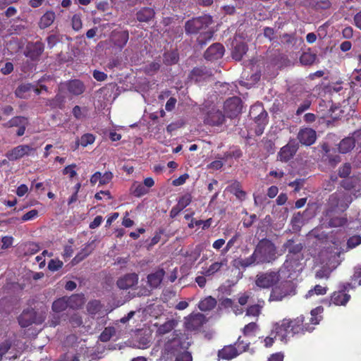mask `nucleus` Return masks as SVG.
<instances>
[{
    "instance_id": "obj_1",
    "label": "nucleus",
    "mask_w": 361,
    "mask_h": 361,
    "mask_svg": "<svg viewBox=\"0 0 361 361\" xmlns=\"http://www.w3.org/2000/svg\"><path fill=\"white\" fill-rule=\"evenodd\" d=\"M303 322L304 317L302 316L294 320L283 319L281 324L276 323L274 325L271 335L274 334V338L279 336L281 341L286 342L290 336L305 331V326L302 325Z\"/></svg>"
},
{
    "instance_id": "obj_2",
    "label": "nucleus",
    "mask_w": 361,
    "mask_h": 361,
    "mask_svg": "<svg viewBox=\"0 0 361 361\" xmlns=\"http://www.w3.org/2000/svg\"><path fill=\"white\" fill-rule=\"evenodd\" d=\"M255 256L258 263H269L276 259V248L274 244L269 240H261L255 250Z\"/></svg>"
},
{
    "instance_id": "obj_3",
    "label": "nucleus",
    "mask_w": 361,
    "mask_h": 361,
    "mask_svg": "<svg viewBox=\"0 0 361 361\" xmlns=\"http://www.w3.org/2000/svg\"><path fill=\"white\" fill-rule=\"evenodd\" d=\"M204 114V123L211 126H219L225 121L224 115L215 105L204 104L202 108Z\"/></svg>"
},
{
    "instance_id": "obj_4",
    "label": "nucleus",
    "mask_w": 361,
    "mask_h": 361,
    "mask_svg": "<svg viewBox=\"0 0 361 361\" xmlns=\"http://www.w3.org/2000/svg\"><path fill=\"white\" fill-rule=\"evenodd\" d=\"M250 343L247 341L241 340L239 337L234 345L225 346L219 351L218 356L221 359L231 360L239 354L247 350Z\"/></svg>"
},
{
    "instance_id": "obj_5",
    "label": "nucleus",
    "mask_w": 361,
    "mask_h": 361,
    "mask_svg": "<svg viewBox=\"0 0 361 361\" xmlns=\"http://www.w3.org/2000/svg\"><path fill=\"white\" fill-rule=\"evenodd\" d=\"M249 116L257 123L256 134L260 135L263 133L265 126L267 123V113L261 103H257L252 106Z\"/></svg>"
},
{
    "instance_id": "obj_6",
    "label": "nucleus",
    "mask_w": 361,
    "mask_h": 361,
    "mask_svg": "<svg viewBox=\"0 0 361 361\" xmlns=\"http://www.w3.org/2000/svg\"><path fill=\"white\" fill-rule=\"evenodd\" d=\"M295 294V288L291 281H286L274 287L271 291L269 301H281Z\"/></svg>"
},
{
    "instance_id": "obj_7",
    "label": "nucleus",
    "mask_w": 361,
    "mask_h": 361,
    "mask_svg": "<svg viewBox=\"0 0 361 361\" xmlns=\"http://www.w3.org/2000/svg\"><path fill=\"white\" fill-rule=\"evenodd\" d=\"M280 278V274L277 271L260 272L255 277V284L260 288H269L276 284Z\"/></svg>"
},
{
    "instance_id": "obj_8",
    "label": "nucleus",
    "mask_w": 361,
    "mask_h": 361,
    "mask_svg": "<svg viewBox=\"0 0 361 361\" xmlns=\"http://www.w3.org/2000/svg\"><path fill=\"white\" fill-rule=\"evenodd\" d=\"M212 23L210 16L204 15L188 20L185 25V32L188 34L197 33L199 30L206 28Z\"/></svg>"
},
{
    "instance_id": "obj_9",
    "label": "nucleus",
    "mask_w": 361,
    "mask_h": 361,
    "mask_svg": "<svg viewBox=\"0 0 361 361\" xmlns=\"http://www.w3.org/2000/svg\"><path fill=\"white\" fill-rule=\"evenodd\" d=\"M329 202L331 206L340 211H344L352 202V197L348 192H338L331 195Z\"/></svg>"
},
{
    "instance_id": "obj_10",
    "label": "nucleus",
    "mask_w": 361,
    "mask_h": 361,
    "mask_svg": "<svg viewBox=\"0 0 361 361\" xmlns=\"http://www.w3.org/2000/svg\"><path fill=\"white\" fill-rule=\"evenodd\" d=\"M361 131H356L352 137L343 139L338 145V150L341 153L345 154L350 152L355 146V142L361 145Z\"/></svg>"
},
{
    "instance_id": "obj_11",
    "label": "nucleus",
    "mask_w": 361,
    "mask_h": 361,
    "mask_svg": "<svg viewBox=\"0 0 361 361\" xmlns=\"http://www.w3.org/2000/svg\"><path fill=\"white\" fill-rule=\"evenodd\" d=\"M241 100L238 97H231L224 102V111L230 118L237 116L241 111Z\"/></svg>"
},
{
    "instance_id": "obj_12",
    "label": "nucleus",
    "mask_w": 361,
    "mask_h": 361,
    "mask_svg": "<svg viewBox=\"0 0 361 361\" xmlns=\"http://www.w3.org/2000/svg\"><path fill=\"white\" fill-rule=\"evenodd\" d=\"M331 257H333L334 260H331V258L329 259V261L327 263V264L329 265L328 267H324L322 269L317 271L315 274V276L317 279H329L332 270L340 264V262L338 259V258L339 257V253L338 252L331 254Z\"/></svg>"
},
{
    "instance_id": "obj_13",
    "label": "nucleus",
    "mask_w": 361,
    "mask_h": 361,
    "mask_svg": "<svg viewBox=\"0 0 361 361\" xmlns=\"http://www.w3.org/2000/svg\"><path fill=\"white\" fill-rule=\"evenodd\" d=\"M34 150L32 147L27 145H18L9 151L6 154V157L10 161H15L25 155H29Z\"/></svg>"
},
{
    "instance_id": "obj_14",
    "label": "nucleus",
    "mask_w": 361,
    "mask_h": 361,
    "mask_svg": "<svg viewBox=\"0 0 361 361\" xmlns=\"http://www.w3.org/2000/svg\"><path fill=\"white\" fill-rule=\"evenodd\" d=\"M129 39L128 31H113L111 33L109 40L113 45L122 49L127 44Z\"/></svg>"
},
{
    "instance_id": "obj_15",
    "label": "nucleus",
    "mask_w": 361,
    "mask_h": 361,
    "mask_svg": "<svg viewBox=\"0 0 361 361\" xmlns=\"http://www.w3.org/2000/svg\"><path fill=\"white\" fill-rule=\"evenodd\" d=\"M76 300H79L78 306L83 303L82 299L79 296H73L69 299L65 298H59L53 302L52 310L56 312H62L65 310L68 305L73 307L72 302Z\"/></svg>"
},
{
    "instance_id": "obj_16",
    "label": "nucleus",
    "mask_w": 361,
    "mask_h": 361,
    "mask_svg": "<svg viewBox=\"0 0 361 361\" xmlns=\"http://www.w3.org/2000/svg\"><path fill=\"white\" fill-rule=\"evenodd\" d=\"M135 344L138 348L145 349L149 346L152 341V334L149 330H140L135 336Z\"/></svg>"
},
{
    "instance_id": "obj_17",
    "label": "nucleus",
    "mask_w": 361,
    "mask_h": 361,
    "mask_svg": "<svg viewBox=\"0 0 361 361\" xmlns=\"http://www.w3.org/2000/svg\"><path fill=\"white\" fill-rule=\"evenodd\" d=\"M317 138L315 130L312 128L301 129L298 135L299 141L305 145H311L314 143Z\"/></svg>"
},
{
    "instance_id": "obj_18",
    "label": "nucleus",
    "mask_w": 361,
    "mask_h": 361,
    "mask_svg": "<svg viewBox=\"0 0 361 361\" xmlns=\"http://www.w3.org/2000/svg\"><path fill=\"white\" fill-rule=\"evenodd\" d=\"M138 276L136 274H128L117 281V286L120 289L127 290L137 284Z\"/></svg>"
},
{
    "instance_id": "obj_19",
    "label": "nucleus",
    "mask_w": 361,
    "mask_h": 361,
    "mask_svg": "<svg viewBox=\"0 0 361 361\" xmlns=\"http://www.w3.org/2000/svg\"><path fill=\"white\" fill-rule=\"evenodd\" d=\"M224 54V48L219 43H216L210 46L204 53V57L207 60L213 61L221 59Z\"/></svg>"
},
{
    "instance_id": "obj_20",
    "label": "nucleus",
    "mask_w": 361,
    "mask_h": 361,
    "mask_svg": "<svg viewBox=\"0 0 361 361\" xmlns=\"http://www.w3.org/2000/svg\"><path fill=\"white\" fill-rule=\"evenodd\" d=\"M205 322V317L201 313L190 314L187 319L185 325L190 330H195L200 328Z\"/></svg>"
},
{
    "instance_id": "obj_21",
    "label": "nucleus",
    "mask_w": 361,
    "mask_h": 361,
    "mask_svg": "<svg viewBox=\"0 0 361 361\" xmlns=\"http://www.w3.org/2000/svg\"><path fill=\"white\" fill-rule=\"evenodd\" d=\"M37 322L36 312L32 309L24 310L18 317V323L22 327H27Z\"/></svg>"
},
{
    "instance_id": "obj_22",
    "label": "nucleus",
    "mask_w": 361,
    "mask_h": 361,
    "mask_svg": "<svg viewBox=\"0 0 361 361\" xmlns=\"http://www.w3.org/2000/svg\"><path fill=\"white\" fill-rule=\"evenodd\" d=\"M44 51V45L41 42H35L27 47L25 55L32 60H37Z\"/></svg>"
},
{
    "instance_id": "obj_23",
    "label": "nucleus",
    "mask_w": 361,
    "mask_h": 361,
    "mask_svg": "<svg viewBox=\"0 0 361 361\" xmlns=\"http://www.w3.org/2000/svg\"><path fill=\"white\" fill-rule=\"evenodd\" d=\"M65 86L70 94L75 96L82 94L85 90L84 84L79 80L68 81Z\"/></svg>"
},
{
    "instance_id": "obj_24",
    "label": "nucleus",
    "mask_w": 361,
    "mask_h": 361,
    "mask_svg": "<svg viewBox=\"0 0 361 361\" xmlns=\"http://www.w3.org/2000/svg\"><path fill=\"white\" fill-rule=\"evenodd\" d=\"M350 295L345 293L344 291H336L334 292L330 298V305L334 304L335 305H345L349 301Z\"/></svg>"
},
{
    "instance_id": "obj_25",
    "label": "nucleus",
    "mask_w": 361,
    "mask_h": 361,
    "mask_svg": "<svg viewBox=\"0 0 361 361\" xmlns=\"http://www.w3.org/2000/svg\"><path fill=\"white\" fill-rule=\"evenodd\" d=\"M165 271L163 269H159L155 272L147 276V283L152 288H157L162 281Z\"/></svg>"
},
{
    "instance_id": "obj_26",
    "label": "nucleus",
    "mask_w": 361,
    "mask_h": 361,
    "mask_svg": "<svg viewBox=\"0 0 361 361\" xmlns=\"http://www.w3.org/2000/svg\"><path fill=\"white\" fill-rule=\"evenodd\" d=\"M93 250V243L87 244L85 246V247L80 252H79L76 255V256L72 259L71 264L73 266L76 265L77 264L82 261L85 257L89 256Z\"/></svg>"
},
{
    "instance_id": "obj_27",
    "label": "nucleus",
    "mask_w": 361,
    "mask_h": 361,
    "mask_svg": "<svg viewBox=\"0 0 361 361\" xmlns=\"http://www.w3.org/2000/svg\"><path fill=\"white\" fill-rule=\"evenodd\" d=\"M296 152V148L294 145L290 144L283 147L279 154V157L281 161H288L290 159Z\"/></svg>"
},
{
    "instance_id": "obj_28",
    "label": "nucleus",
    "mask_w": 361,
    "mask_h": 361,
    "mask_svg": "<svg viewBox=\"0 0 361 361\" xmlns=\"http://www.w3.org/2000/svg\"><path fill=\"white\" fill-rule=\"evenodd\" d=\"M228 190L240 201L244 200L246 197V192L242 189L241 185L238 181L232 183L228 187Z\"/></svg>"
},
{
    "instance_id": "obj_29",
    "label": "nucleus",
    "mask_w": 361,
    "mask_h": 361,
    "mask_svg": "<svg viewBox=\"0 0 361 361\" xmlns=\"http://www.w3.org/2000/svg\"><path fill=\"white\" fill-rule=\"evenodd\" d=\"M216 300L212 296H208L202 300L199 304L198 307L201 311H209L215 307Z\"/></svg>"
},
{
    "instance_id": "obj_30",
    "label": "nucleus",
    "mask_w": 361,
    "mask_h": 361,
    "mask_svg": "<svg viewBox=\"0 0 361 361\" xmlns=\"http://www.w3.org/2000/svg\"><path fill=\"white\" fill-rule=\"evenodd\" d=\"M55 20V13L52 11L46 12L40 18L39 25L42 29L50 26Z\"/></svg>"
},
{
    "instance_id": "obj_31",
    "label": "nucleus",
    "mask_w": 361,
    "mask_h": 361,
    "mask_svg": "<svg viewBox=\"0 0 361 361\" xmlns=\"http://www.w3.org/2000/svg\"><path fill=\"white\" fill-rule=\"evenodd\" d=\"M137 19L140 22H147L154 16V11L150 8H144L137 13Z\"/></svg>"
},
{
    "instance_id": "obj_32",
    "label": "nucleus",
    "mask_w": 361,
    "mask_h": 361,
    "mask_svg": "<svg viewBox=\"0 0 361 361\" xmlns=\"http://www.w3.org/2000/svg\"><path fill=\"white\" fill-rule=\"evenodd\" d=\"M176 325V322L173 319L166 321L165 323L158 326L157 333L159 335H164L172 331Z\"/></svg>"
},
{
    "instance_id": "obj_33",
    "label": "nucleus",
    "mask_w": 361,
    "mask_h": 361,
    "mask_svg": "<svg viewBox=\"0 0 361 361\" xmlns=\"http://www.w3.org/2000/svg\"><path fill=\"white\" fill-rule=\"evenodd\" d=\"M247 47L245 43L236 44L232 51V56L236 61L242 59L243 55L247 52Z\"/></svg>"
},
{
    "instance_id": "obj_34",
    "label": "nucleus",
    "mask_w": 361,
    "mask_h": 361,
    "mask_svg": "<svg viewBox=\"0 0 361 361\" xmlns=\"http://www.w3.org/2000/svg\"><path fill=\"white\" fill-rule=\"evenodd\" d=\"M227 265V259H224L221 262H214L212 264H211L209 266V268H207L204 271V276H212L214 275L215 273H216L217 271H219L220 270V269L223 267V266H226Z\"/></svg>"
},
{
    "instance_id": "obj_35",
    "label": "nucleus",
    "mask_w": 361,
    "mask_h": 361,
    "mask_svg": "<svg viewBox=\"0 0 361 361\" xmlns=\"http://www.w3.org/2000/svg\"><path fill=\"white\" fill-rule=\"evenodd\" d=\"M285 249L288 250L289 253L298 254L301 252L303 248L302 243H295L293 240H288L283 245Z\"/></svg>"
},
{
    "instance_id": "obj_36",
    "label": "nucleus",
    "mask_w": 361,
    "mask_h": 361,
    "mask_svg": "<svg viewBox=\"0 0 361 361\" xmlns=\"http://www.w3.org/2000/svg\"><path fill=\"white\" fill-rule=\"evenodd\" d=\"M32 85L30 84H23L18 87L15 94L16 97L22 99H27L28 97V92L32 90Z\"/></svg>"
},
{
    "instance_id": "obj_37",
    "label": "nucleus",
    "mask_w": 361,
    "mask_h": 361,
    "mask_svg": "<svg viewBox=\"0 0 361 361\" xmlns=\"http://www.w3.org/2000/svg\"><path fill=\"white\" fill-rule=\"evenodd\" d=\"M239 264L241 267L245 268V267L259 264L260 263H258V259L257 257H255V252H254L251 256H250L247 258L240 259L239 262Z\"/></svg>"
},
{
    "instance_id": "obj_38",
    "label": "nucleus",
    "mask_w": 361,
    "mask_h": 361,
    "mask_svg": "<svg viewBox=\"0 0 361 361\" xmlns=\"http://www.w3.org/2000/svg\"><path fill=\"white\" fill-rule=\"evenodd\" d=\"M27 120L25 118L22 116H16L8 121L7 123H4V126L6 128H11L13 126H20L23 123H26Z\"/></svg>"
},
{
    "instance_id": "obj_39",
    "label": "nucleus",
    "mask_w": 361,
    "mask_h": 361,
    "mask_svg": "<svg viewBox=\"0 0 361 361\" xmlns=\"http://www.w3.org/2000/svg\"><path fill=\"white\" fill-rule=\"evenodd\" d=\"M95 137L92 134L87 133L83 135L80 141H76V146L78 147L81 145L82 147H86L91 145L94 142Z\"/></svg>"
},
{
    "instance_id": "obj_40",
    "label": "nucleus",
    "mask_w": 361,
    "mask_h": 361,
    "mask_svg": "<svg viewBox=\"0 0 361 361\" xmlns=\"http://www.w3.org/2000/svg\"><path fill=\"white\" fill-rule=\"evenodd\" d=\"M116 330L114 327L109 326L104 329L99 336V338L103 342L109 341L115 334Z\"/></svg>"
},
{
    "instance_id": "obj_41",
    "label": "nucleus",
    "mask_w": 361,
    "mask_h": 361,
    "mask_svg": "<svg viewBox=\"0 0 361 361\" xmlns=\"http://www.w3.org/2000/svg\"><path fill=\"white\" fill-rule=\"evenodd\" d=\"M326 291H327V288L326 287H323L320 285H316L314 288L310 290L306 294L305 297L307 298H310L311 296H312L314 294H316L317 295H324L326 293Z\"/></svg>"
},
{
    "instance_id": "obj_42",
    "label": "nucleus",
    "mask_w": 361,
    "mask_h": 361,
    "mask_svg": "<svg viewBox=\"0 0 361 361\" xmlns=\"http://www.w3.org/2000/svg\"><path fill=\"white\" fill-rule=\"evenodd\" d=\"M178 59V54L174 51L166 52L164 55V62L166 65L174 64L177 63Z\"/></svg>"
},
{
    "instance_id": "obj_43",
    "label": "nucleus",
    "mask_w": 361,
    "mask_h": 361,
    "mask_svg": "<svg viewBox=\"0 0 361 361\" xmlns=\"http://www.w3.org/2000/svg\"><path fill=\"white\" fill-rule=\"evenodd\" d=\"M71 26L75 31H79L82 27L81 16L79 14H75L71 18Z\"/></svg>"
},
{
    "instance_id": "obj_44",
    "label": "nucleus",
    "mask_w": 361,
    "mask_h": 361,
    "mask_svg": "<svg viewBox=\"0 0 361 361\" xmlns=\"http://www.w3.org/2000/svg\"><path fill=\"white\" fill-rule=\"evenodd\" d=\"M133 194L136 197H141L148 192V189L141 183H135L133 185Z\"/></svg>"
},
{
    "instance_id": "obj_45",
    "label": "nucleus",
    "mask_w": 361,
    "mask_h": 361,
    "mask_svg": "<svg viewBox=\"0 0 361 361\" xmlns=\"http://www.w3.org/2000/svg\"><path fill=\"white\" fill-rule=\"evenodd\" d=\"M192 201V197L190 194H185L183 195L178 202V205L179 209H183L185 208L188 205L190 204V203Z\"/></svg>"
},
{
    "instance_id": "obj_46",
    "label": "nucleus",
    "mask_w": 361,
    "mask_h": 361,
    "mask_svg": "<svg viewBox=\"0 0 361 361\" xmlns=\"http://www.w3.org/2000/svg\"><path fill=\"white\" fill-rule=\"evenodd\" d=\"M316 59V56L311 53H303L300 56V62L304 65L312 64Z\"/></svg>"
},
{
    "instance_id": "obj_47",
    "label": "nucleus",
    "mask_w": 361,
    "mask_h": 361,
    "mask_svg": "<svg viewBox=\"0 0 361 361\" xmlns=\"http://www.w3.org/2000/svg\"><path fill=\"white\" fill-rule=\"evenodd\" d=\"M322 310V307H317L311 311V318L310 319L311 324L314 325L319 324L321 317H318V314H321Z\"/></svg>"
},
{
    "instance_id": "obj_48",
    "label": "nucleus",
    "mask_w": 361,
    "mask_h": 361,
    "mask_svg": "<svg viewBox=\"0 0 361 361\" xmlns=\"http://www.w3.org/2000/svg\"><path fill=\"white\" fill-rule=\"evenodd\" d=\"M262 310V306L259 305H254L250 306L246 311V316H252L255 317H257Z\"/></svg>"
},
{
    "instance_id": "obj_49",
    "label": "nucleus",
    "mask_w": 361,
    "mask_h": 361,
    "mask_svg": "<svg viewBox=\"0 0 361 361\" xmlns=\"http://www.w3.org/2000/svg\"><path fill=\"white\" fill-rule=\"evenodd\" d=\"M72 113L75 118L82 119L85 116L87 109L85 107L81 108L79 106H75L73 109Z\"/></svg>"
},
{
    "instance_id": "obj_50",
    "label": "nucleus",
    "mask_w": 361,
    "mask_h": 361,
    "mask_svg": "<svg viewBox=\"0 0 361 361\" xmlns=\"http://www.w3.org/2000/svg\"><path fill=\"white\" fill-rule=\"evenodd\" d=\"M257 329V325L255 322H250L243 328V334L245 336H251Z\"/></svg>"
},
{
    "instance_id": "obj_51",
    "label": "nucleus",
    "mask_w": 361,
    "mask_h": 361,
    "mask_svg": "<svg viewBox=\"0 0 361 361\" xmlns=\"http://www.w3.org/2000/svg\"><path fill=\"white\" fill-rule=\"evenodd\" d=\"M100 303L97 300L90 302L87 305V310L92 314H94L98 312L100 310Z\"/></svg>"
},
{
    "instance_id": "obj_52",
    "label": "nucleus",
    "mask_w": 361,
    "mask_h": 361,
    "mask_svg": "<svg viewBox=\"0 0 361 361\" xmlns=\"http://www.w3.org/2000/svg\"><path fill=\"white\" fill-rule=\"evenodd\" d=\"M361 244V237L360 235H354L350 237L348 242L347 245L349 249L355 247Z\"/></svg>"
},
{
    "instance_id": "obj_53",
    "label": "nucleus",
    "mask_w": 361,
    "mask_h": 361,
    "mask_svg": "<svg viewBox=\"0 0 361 361\" xmlns=\"http://www.w3.org/2000/svg\"><path fill=\"white\" fill-rule=\"evenodd\" d=\"M63 264V262L59 259H51L48 264V268L49 270L55 271L61 269Z\"/></svg>"
},
{
    "instance_id": "obj_54",
    "label": "nucleus",
    "mask_w": 361,
    "mask_h": 361,
    "mask_svg": "<svg viewBox=\"0 0 361 361\" xmlns=\"http://www.w3.org/2000/svg\"><path fill=\"white\" fill-rule=\"evenodd\" d=\"M11 347V341L6 340L0 344V360Z\"/></svg>"
},
{
    "instance_id": "obj_55",
    "label": "nucleus",
    "mask_w": 361,
    "mask_h": 361,
    "mask_svg": "<svg viewBox=\"0 0 361 361\" xmlns=\"http://www.w3.org/2000/svg\"><path fill=\"white\" fill-rule=\"evenodd\" d=\"M351 166L350 164H345L342 167L339 169L338 174L342 178L348 176L350 173Z\"/></svg>"
},
{
    "instance_id": "obj_56",
    "label": "nucleus",
    "mask_w": 361,
    "mask_h": 361,
    "mask_svg": "<svg viewBox=\"0 0 361 361\" xmlns=\"http://www.w3.org/2000/svg\"><path fill=\"white\" fill-rule=\"evenodd\" d=\"M37 215H38L37 210H36V209L30 210L28 212L25 213L22 216V221H27L32 220V219L36 218L37 216Z\"/></svg>"
},
{
    "instance_id": "obj_57",
    "label": "nucleus",
    "mask_w": 361,
    "mask_h": 361,
    "mask_svg": "<svg viewBox=\"0 0 361 361\" xmlns=\"http://www.w3.org/2000/svg\"><path fill=\"white\" fill-rule=\"evenodd\" d=\"M311 105V102L308 99L305 100L298 108L296 114L300 115L305 111L307 110Z\"/></svg>"
},
{
    "instance_id": "obj_58",
    "label": "nucleus",
    "mask_w": 361,
    "mask_h": 361,
    "mask_svg": "<svg viewBox=\"0 0 361 361\" xmlns=\"http://www.w3.org/2000/svg\"><path fill=\"white\" fill-rule=\"evenodd\" d=\"M160 68V64L157 62H152L147 65L145 68V71L148 74H152L153 73L158 71Z\"/></svg>"
},
{
    "instance_id": "obj_59",
    "label": "nucleus",
    "mask_w": 361,
    "mask_h": 361,
    "mask_svg": "<svg viewBox=\"0 0 361 361\" xmlns=\"http://www.w3.org/2000/svg\"><path fill=\"white\" fill-rule=\"evenodd\" d=\"M75 167V164L68 165L66 167H65V169L63 171V173L69 175L70 178H73L77 174L76 171L74 170Z\"/></svg>"
},
{
    "instance_id": "obj_60",
    "label": "nucleus",
    "mask_w": 361,
    "mask_h": 361,
    "mask_svg": "<svg viewBox=\"0 0 361 361\" xmlns=\"http://www.w3.org/2000/svg\"><path fill=\"white\" fill-rule=\"evenodd\" d=\"M113 178V174L110 171L105 172L104 174L101 173L100 185H106L109 183Z\"/></svg>"
},
{
    "instance_id": "obj_61",
    "label": "nucleus",
    "mask_w": 361,
    "mask_h": 361,
    "mask_svg": "<svg viewBox=\"0 0 361 361\" xmlns=\"http://www.w3.org/2000/svg\"><path fill=\"white\" fill-rule=\"evenodd\" d=\"M13 238L11 236H4L1 239L2 249H7L10 247L13 244Z\"/></svg>"
},
{
    "instance_id": "obj_62",
    "label": "nucleus",
    "mask_w": 361,
    "mask_h": 361,
    "mask_svg": "<svg viewBox=\"0 0 361 361\" xmlns=\"http://www.w3.org/2000/svg\"><path fill=\"white\" fill-rule=\"evenodd\" d=\"M0 70L4 75L10 74L13 71V65L11 62H6Z\"/></svg>"
},
{
    "instance_id": "obj_63",
    "label": "nucleus",
    "mask_w": 361,
    "mask_h": 361,
    "mask_svg": "<svg viewBox=\"0 0 361 361\" xmlns=\"http://www.w3.org/2000/svg\"><path fill=\"white\" fill-rule=\"evenodd\" d=\"M189 176L187 173H185L176 179H174L172 182V184L175 186H179L184 184L186 180L188 178Z\"/></svg>"
},
{
    "instance_id": "obj_64",
    "label": "nucleus",
    "mask_w": 361,
    "mask_h": 361,
    "mask_svg": "<svg viewBox=\"0 0 361 361\" xmlns=\"http://www.w3.org/2000/svg\"><path fill=\"white\" fill-rule=\"evenodd\" d=\"M176 361H192V356L188 352H184L176 357Z\"/></svg>"
}]
</instances>
